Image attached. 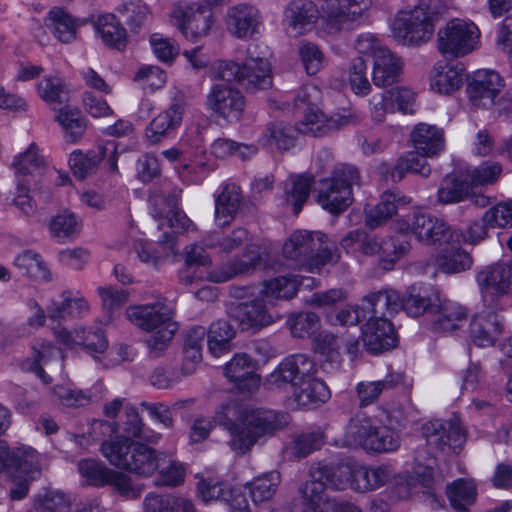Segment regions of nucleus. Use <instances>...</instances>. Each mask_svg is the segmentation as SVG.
Returning <instances> with one entry per match:
<instances>
[{
    "label": "nucleus",
    "mask_w": 512,
    "mask_h": 512,
    "mask_svg": "<svg viewBox=\"0 0 512 512\" xmlns=\"http://www.w3.org/2000/svg\"><path fill=\"white\" fill-rule=\"evenodd\" d=\"M462 84L463 68L459 65H439L431 73L430 87L439 94L449 95Z\"/></svg>",
    "instance_id": "obj_40"
},
{
    "label": "nucleus",
    "mask_w": 512,
    "mask_h": 512,
    "mask_svg": "<svg viewBox=\"0 0 512 512\" xmlns=\"http://www.w3.org/2000/svg\"><path fill=\"white\" fill-rule=\"evenodd\" d=\"M281 482L280 473L271 471L256 477L248 484L251 498L255 504L269 501L273 498Z\"/></svg>",
    "instance_id": "obj_57"
},
{
    "label": "nucleus",
    "mask_w": 512,
    "mask_h": 512,
    "mask_svg": "<svg viewBox=\"0 0 512 512\" xmlns=\"http://www.w3.org/2000/svg\"><path fill=\"white\" fill-rule=\"evenodd\" d=\"M408 228L418 241L428 245L459 242L460 238L446 222L431 214H415Z\"/></svg>",
    "instance_id": "obj_19"
},
{
    "label": "nucleus",
    "mask_w": 512,
    "mask_h": 512,
    "mask_svg": "<svg viewBox=\"0 0 512 512\" xmlns=\"http://www.w3.org/2000/svg\"><path fill=\"white\" fill-rule=\"evenodd\" d=\"M242 202L240 187L230 183L223 186L215 199V221L218 227L230 225Z\"/></svg>",
    "instance_id": "obj_36"
},
{
    "label": "nucleus",
    "mask_w": 512,
    "mask_h": 512,
    "mask_svg": "<svg viewBox=\"0 0 512 512\" xmlns=\"http://www.w3.org/2000/svg\"><path fill=\"white\" fill-rule=\"evenodd\" d=\"M403 381L401 373H389L383 380L362 381L356 385V395L361 407L368 406L379 398L380 394Z\"/></svg>",
    "instance_id": "obj_45"
},
{
    "label": "nucleus",
    "mask_w": 512,
    "mask_h": 512,
    "mask_svg": "<svg viewBox=\"0 0 512 512\" xmlns=\"http://www.w3.org/2000/svg\"><path fill=\"white\" fill-rule=\"evenodd\" d=\"M435 312L438 314L433 321V329L436 332H454L467 321V311L463 306L441 297Z\"/></svg>",
    "instance_id": "obj_37"
},
{
    "label": "nucleus",
    "mask_w": 512,
    "mask_h": 512,
    "mask_svg": "<svg viewBox=\"0 0 512 512\" xmlns=\"http://www.w3.org/2000/svg\"><path fill=\"white\" fill-rule=\"evenodd\" d=\"M413 471L397 474L393 465L383 463L375 466H358L353 490L366 492L379 489L394 481L395 493L400 499H408L418 493L431 495L434 491V461L422 464L420 455L415 459Z\"/></svg>",
    "instance_id": "obj_5"
},
{
    "label": "nucleus",
    "mask_w": 512,
    "mask_h": 512,
    "mask_svg": "<svg viewBox=\"0 0 512 512\" xmlns=\"http://www.w3.org/2000/svg\"><path fill=\"white\" fill-rule=\"evenodd\" d=\"M314 183L312 175H294L285 183V198L292 205L293 212L298 214L307 201L310 189Z\"/></svg>",
    "instance_id": "obj_50"
},
{
    "label": "nucleus",
    "mask_w": 512,
    "mask_h": 512,
    "mask_svg": "<svg viewBox=\"0 0 512 512\" xmlns=\"http://www.w3.org/2000/svg\"><path fill=\"white\" fill-rule=\"evenodd\" d=\"M60 338L67 347L83 346L98 353L104 352L108 347V341L100 328L96 330L82 328L73 333L63 331L60 333Z\"/></svg>",
    "instance_id": "obj_43"
},
{
    "label": "nucleus",
    "mask_w": 512,
    "mask_h": 512,
    "mask_svg": "<svg viewBox=\"0 0 512 512\" xmlns=\"http://www.w3.org/2000/svg\"><path fill=\"white\" fill-rule=\"evenodd\" d=\"M232 315L239 322L242 330H259L275 321L262 296L240 303L233 309Z\"/></svg>",
    "instance_id": "obj_30"
},
{
    "label": "nucleus",
    "mask_w": 512,
    "mask_h": 512,
    "mask_svg": "<svg viewBox=\"0 0 512 512\" xmlns=\"http://www.w3.org/2000/svg\"><path fill=\"white\" fill-rule=\"evenodd\" d=\"M56 121L64 130L67 141L76 142L86 129L85 118L77 108L65 105L58 109Z\"/></svg>",
    "instance_id": "obj_53"
},
{
    "label": "nucleus",
    "mask_w": 512,
    "mask_h": 512,
    "mask_svg": "<svg viewBox=\"0 0 512 512\" xmlns=\"http://www.w3.org/2000/svg\"><path fill=\"white\" fill-rule=\"evenodd\" d=\"M171 22L187 40L196 42L209 34L214 18L212 11L205 5L192 4L175 7Z\"/></svg>",
    "instance_id": "obj_17"
},
{
    "label": "nucleus",
    "mask_w": 512,
    "mask_h": 512,
    "mask_svg": "<svg viewBox=\"0 0 512 512\" xmlns=\"http://www.w3.org/2000/svg\"><path fill=\"white\" fill-rule=\"evenodd\" d=\"M299 130L284 122H273L267 126L262 141L267 145H274L280 150H289L294 147Z\"/></svg>",
    "instance_id": "obj_55"
},
{
    "label": "nucleus",
    "mask_w": 512,
    "mask_h": 512,
    "mask_svg": "<svg viewBox=\"0 0 512 512\" xmlns=\"http://www.w3.org/2000/svg\"><path fill=\"white\" fill-rule=\"evenodd\" d=\"M372 0H320L319 8L311 0H293L283 11L282 24L291 37L311 31L319 17L330 34L350 30L369 10Z\"/></svg>",
    "instance_id": "obj_1"
},
{
    "label": "nucleus",
    "mask_w": 512,
    "mask_h": 512,
    "mask_svg": "<svg viewBox=\"0 0 512 512\" xmlns=\"http://www.w3.org/2000/svg\"><path fill=\"white\" fill-rule=\"evenodd\" d=\"M176 197L177 195H174L173 198L168 197L165 190H162L161 193L155 192L150 196L149 202L152 208V215L155 219L162 220L159 223V228L163 227L165 222L176 233L194 230L195 225L184 212L172 210Z\"/></svg>",
    "instance_id": "obj_22"
},
{
    "label": "nucleus",
    "mask_w": 512,
    "mask_h": 512,
    "mask_svg": "<svg viewBox=\"0 0 512 512\" xmlns=\"http://www.w3.org/2000/svg\"><path fill=\"white\" fill-rule=\"evenodd\" d=\"M177 329L178 326L173 321L155 328L153 334L146 340L149 353L153 357H160L169 347Z\"/></svg>",
    "instance_id": "obj_63"
},
{
    "label": "nucleus",
    "mask_w": 512,
    "mask_h": 512,
    "mask_svg": "<svg viewBox=\"0 0 512 512\" xmlns=\"http://www.w3.org/2000/svg\"><path fill=\"white\" fill-rule=\"evenodd\" d=\"M72 503L71 495L50 490L35 502L34 508L36 512H70Z\"/></svg>",
    "instance_id": "obj_62"
},
{
    "label": "nucleus",
    "mask_w": 512,
    "mask_h": 512,
    "mask_svg": "<svg viewBox=\"0 0 512 512\" xmlns=\"http://www.w3.org/2000/svg\"><path fill=\"white\" fill-rule=\"evenodd\" d=\"M327 237L322 232L298 230L284 242L282 255L294 270L320 273L326 265L339 261L338 250L323 247Z\"/></svg>",
    "instance_id": "obj_7"
},
{
    "label": "nucleus",
    "mask_w": 512,
    "mask_h": 512,
    "mask_svg": "<svg viewBox=\"0 0 512 512\" xmlns=\"http://www.w3.org/2000/svg\"><path fill=\"white\" fill-rule=\"evenodd\" d=\"M256 362L246 353H237L225 365V376L245 392H253L260 385V377L255 373Z\"/></svg>",
    "instance_id": "obj_27"
},
{
    "label": "nucleus",
    "mask_w": 512,
    "mask_h": 512,
    "mask_svg": "<svg viewBox=\"0 0 512 512\" xmlns=\"http://www.w3.org/2000/svg\"><path fill=\"white\" fill-rule=\"evenodd\" d=\"M435 23L425 13L424 7L400 11L392 24L394 37L404 45H420L430 40Z\"/></svg>",
    "instance_id": "obj_14"
},
{
    "label": "nucleus",
    "mask_w": 512,
    "mask_h": 512,
    "mask_svg": "<svg viewBox=\"0 0 512 512\" xmlns=\"http://www.w3.org/2000/svg\"><path fill=\"white\" fill-rule=\"evenodd\" d=\"M391 112L397 110L405 115H413L417 111L416 93L410 88L398 86L386 90Z\"/></svg>",
    "instance_id": "obj_61"
},
{
    "label": "nucleus",
    "mask_w": 512,
    "mask_h": 512,
    "mask_svg": "<svg viewBox=\"0 0 512 512\" xmlns=\"http://www.w3.org/2000/svg\"><path fill=\"white\" fill-rule=\"evenodd\" d=\"M477 283L485 299L504 295L512 284V266L503 262L487 266L477 274Z\"/></svg>",
    "instance_id": "obj_28"
},
{
    "label": "nucleus",
    "mask_w": 512,
    "mask_h": 512,
    "mask_svg": "<svg viewBox=\"0 0 512 512\" xmlns=\"http://www.w3.org/2000/svg\"><path fill=\"white\" fill-rule=\"evenodd\" d=\"M14 265L26 276L42 281L51 279L50 272L41 256L33 250H25L18 254Z\"/></svg>",
    "instance_id": "obj_54"
},
{
    "label": "nucleus",
    "mask_w": 512,
    "mask_h": 512,
    "mask_svg": "<svg viewBox=\"0 0 512 512\" xmlns=\"http://www.w3.org/2000/svg\"><path fill=\"white\" fill-rule=\"evenodd\" d=\"M428 156H424L421 152L415 151L407 152L405 155L398 158L395 165L391 168L390 175L394 182L401 181L407 173L419 174L423 177H428L431 173V168L426 160Z\"/></svg>",
    "instance_id": "obj_42"
},
{
    "label": "nucleus",
    "mask_w": 512,
    "mask_h": 512,
    "mask_svg": "<svg viewBox=\"0 0 512 512\" xmlns=\"http://www.w3.org/2000/svg\"><path fill=\"white\" fill-rule=\"evenodd\" d=\"M467 198H470L476 207L484 208L490 204L489 197L474 192L471 185L456 174H449L442 180L438 189V201L441 204H453Z\"/></svg>",
    "instance_id": "obj_26"
},
{
    "label": "nucleus",
    "mask_w": 512,
    "mask_h": 512,
    "mask_svg": "<svg viewBox=\"0 0 512 512\" xmlns=\"http://www.w3.org/2000/svg\"><path fill=\"white\" fill-rule=\"evenodd\" d=\"M446 494L455 510L468 511L467 507L474 503L477 496L476 484L471 479H457L447 485Z\"/></svg>",
    "instance_id": "obj_49"
},
{
    "label": "nucleus",
    "mask_w": 512,
    "mask_h": 512,
    "mask_svg": "<svg viewBox=\"0 0 512 512\" xmlns=\"http://www.w3.org/2000/svg\"><path fill=\"white\" fill-rule=\"evenodd\" d=\"M234 328L225 320L213 322L207 332V345L210 353L220 357L231 351V341L235 337Z\"/></svg>",
    "instance_id": "obj_46"
},
{
    "label": "nucleus",
    "mask_w": 512,
    "mask_h": 512,
    "mask_svg": "<svg viewBox=\"0 0 512 512\" xmlns=\"http://www.w3.org/2000/svg\"><path fill=\"white\" fill-rule=\"evenodd\" d=\"M358 466L350 460L338 463H317L310 469V479L299 487L301 512H362L350 502H337L326 494V487L353 489ZM291 512H296L292 510Z\"/></svg>",
    "instance_id": "obj_3"
},
{
    "label": "nucleus",
    "mask_w": 512,
    "mask_h": 512,
    "mask_svg": "<svg viewBox=\"0 0 512 512\" xmlns=\"http://www.w3.org/2000/svg\"><path fill=\"white\" fill-rule=\"evenodd\" d=\"M197 491L204 502H225L231 498L232 486L216 477H202L197 484Z\"/></svg>",
    "instance_id": "obj_59"
},
{
    "label": "nucleus",
    "mask_w": 512,
    "mask_h": 512,
    "mask_svg": "<svg viewBox=\"0 0 512 512\" xmlns=\"http://www.w3.org/2000/svg\"><path fill=\"white\" fill-rule=\"evenodd\" d=\"M404 426L405 418L400 411L383 410L374 416L358 413L350 420L341 446L361 447L373 453L394 452L400 447L399 430Z\"/></svg>",
    "instance_id": "obj_6"
},
{
    "label": "nucleus",
    "mask_w": 512,
    "mask_h": 512,
    "mask_svg": "<svg viewBox=\"0 0 512 512\" xmlns=\"http://www.w3.org/2000/svg\"><path fill=\"white\" fill-rule=\"evenodd\" d=\"M33 351V360L27 361L25 368L33 371L45 383H49L51 379L49 376L45 375L42 365H46L53 358L59 357L61 351L45 340H36L33 345Z\"/></svg>",
    "instance_id": "obj_56"
},
{
    "label": "nucleus",
    "mask_w": 512,
    "mask_h": 512,
    "mask_svg": "<svg viewBox=\"0 0 512 512\" xmlns=\"http://www.w3.org/2000/svg\"><path fill=\"white\" fill-rule=\"evenodd\" d=\"M101 451L112 465L143 477L153 475L166 461L165 452L135 442L128 436L104 442Z\"/></svg>",
    "instance_id": "obj_8"
},
{
    "label": "nucleus",
    "mask_w": 512,
    "mask_h": 512,
    "mask_svg": "<svg viewBox=\"0 0 512 512\" xmlns=\"http://www.w3.org/2000/svg\"><path fill=\"white\" fill-rule=\"evenodd\" d=\"M15 466L12 469L31 478L38 474L45 465L44 456L40 455L31 447H19L15 449Z\"/></svg>",
    "instance_id": "obj_60"
},
{
    "label": "nucleus",
    "mask_w": 512,
    "mask_h": 512,
    "mask_svg": "<svg viewBox=\"0 0 512 512\" xmlns=\"http://www.w3.org/2000/svg\"><path fill=\"white\" fill-rule=\"evenodd\" d=\"M143 512H197L193 503L170 494L149 493L143 501Z\"/></svg>",
    "instance_id": "obj_41"
},
{
    "label": "nucleus",
    "mask_w": 512,
    "mask_h": 512,
    "mask_svg": "<svg viewBox=\"0 0 512 512\" xmlns=\"http://www.w3.org/2000/svg\"><path fill=\"white\" fill-rule=\"evenodd\" d=\"M16 179H30L41 173L45 167V160L38 154V148L35 143L29 145L27 150L17 155L14 159Z\"/></svg>",
    "instance_id": "obj_48"
},
{
    "label": "nucleus",
    "mask_w": 512,
    "mask_h": 512,
    "mask_svg": "<svg viewBox=\"0 0 512 512\" xmlns=\"http://www.w3.org/2000/svg\"><path fill=\"white\" fill-rule=\"evenodd\" d=\"M421 433L431 455L437 452L457 453L466 440L465 432L457 418L427 421L422 425Z\"/></svg>",
    "instance_id": "obj_15"
},
{
    "label": "nucleus",
    "mask_w": 512,
    "mask_h": 512,
    "mask_svg": "<svg viewBox=\"0 0 512 512\" xmlns=\"http://www.w3.org/2000/svg\"><path fill=\"white\" fill-rule=\"evenodd\" d=\"M184 111V103L177 101L159 113L146 128L145 136L147 142L152 145L158 144L168 134L180 127Z\"/></svg>",
    "instance_id": "obj_29"
},
{
    "label": "nucleus",
    "mask_w": 512,
    "mask_h": 512,
    "mask_svg": "<svg viewBox=\"0 0 512 512\" xmlns=\"http://www.w3.org/2000/svg\"><path fill=\"white\" fill-rule=\"evenodd\" d=\"M409 250V244L394 237H379L363 230L359 252L365 256L376 257L379 265L391 270L395 263Z\"/></svg>",
    "instance_id": "obj_18"
},
{
    "label": "nucleus",
    "mask_w": 512,
    "mask_h": 512,
    "mask_svg": "<svg viewBox=\"0 0 512 512\" xmlns=\"http://www.w3.org/2000/svg\"><path fill=\"white\" fill-rule=\"evenodd\" d=\"M39 97L54 110L69 100V91L64 81L58 77H45L37 84Z\"/></svg>",
    "instance_id": "obj_51"
},
{
    "label": "nucleus",
    "mask_w": 512,
    "mask_h": 512,
    "mask_svg": "<svg viewBox=\"0 0 512 512\" xmlns=\"http://www.w3.org/2000/svg\"><path fill=\"white\" fill-rule=\"evenodd\" d=\"M165 464L161 465L155 479L156 486L175 487L184 482L186 471L182 463L172 459L166 454Z\"/></svg>",
    "instance_id": "obj_64"
},
{
    "label": "nucleus",
    "mask_w": 512,
    "mask_h": 512,
    "mask_svg": "<svg viewBox=\"0 0 512 512\" xmlns=\"http://www.w3.org/2000/svg\"><path fill=\"white\" fill-rule=\"evenodd\" d=\"M84 22L73 17L61 8H53L49 11L46 25L53 36L61 43H71L76 39L77 30Z\"/></svg>",
    "instance_id": "obj_38"
},
{
    "label": "nucleus",
    "mask_w": 512,
    "mask_h": 512,
    "mask_svg": "<svg viewBox=\"0 0 512 512\" xmlns=\"http://www.w3.org/2000/svg\"><path fill=\"white\" fill-rule=\"evenodd\" d=\"M382 53L373 61L372 70L373 84L379 88L397 83L403 69V62L399 56L389 49Z\"/></svg>",
    "instance_id": "obj_35"
},
{
    "label": "nucleus",
    "mask_w": 512,
    "mask_h": 512,
    "mask_svg": "<svg viewBox=\"0 0 512 512\" xmlns=\"http://www.w3.org/2000/svg\"><path fill=\"white\" fill-rule=\"evenodd\" d=\"M503 329L502 318L489 310L476 314L470 322V337L475 345L488 347L494 344Z\"/></svg>",
    "instance_id": "obj_31"
},
{
    "label": "nucleus",
    "mask_w": 512,
    "mask_h": 512,
    "mask_svg": "<svg viewBox=\"0 0 512 512\" xmlns=\"http://www.w3.org/2000/svg\"><path fill=\"white\" fill-rule=\"evenodd\" d=\"M297 290L298 278L291 274L265 280L260 295L264 299L289 300L295 296Z\"/></svg>",
    "instance_id": "obj_52"
},
{
    "label": "nucleus",
    "mask_w": 512,
    "mask_h": 512,
    "mask_svg": "<svg viewBox=\"0 0 512 512\" xmlns=\"http://www.w3.org/2000/svg\"><path fill=\"white\" fill-rule=\"evenodd\" d=\"M373 292L364 297V304L369 308V318L362 327L363 344L373 354L383 352L395 346L396 338L392 323L388 317L394 316L388 311L378 312L374 305Z\"/></svg>",
    "instance_id": "obj_13"
},
{
    "label": "nucleus",
    "mask_w": 512,
    "mask_h": 512,
    "mask_svg": "<svg viewBox=\"0 0 512 512\" xmlns=\"http://www.w3.org/2000/svg\"><path fill=\"white\" fill-rule=\"evenodd\" d=\"M372 299L380 313L386 310L395 315L404 310L411 317H419L425 313H435L440 292L433 286L412 285L404 296H400L396 290L384 289L373 292Z\"/></svg>",
    "instance_id": "obj_10"
},
{
    "label": "nucleus",
    "mask_w": 512,
    "mask_h": 512,
    "mask_svg": "<svg viewBox=\"0 0 512 512\" xmlns=\"http://www.w3.org/2000/svg\"><path fill=\"white\" fill-rule=\"evenodd\" d=\"M228 31L239 39L253 37L261 25L259 10L253 5L242 3L228 8L226 14Z\"/></svg>",
    "instance_id": "obj_25"
},
{
    "label": "nucleus",
    "mask_w": 512,
    "mask_h": 512,
    "mask_svg": "<svg viewBox=\"0 0 512 512\" xmlns=\"http://www.w3.org/2000/svg\"><path fill=\"white\" fill-rule=\"evenodd\" d=\"M258 45H250L242 64L232 60H218L213 64L215 79L235 81L250 92L265 90L272 86L271 64L264 54L258 52Z\"/></svg>",
    "instance_id": "obj_9"
},
{
    "label": "nucleus",
    "mask_w": 512,
    "mask_h": 512,
    "mask_svg": "<svg viewBox=\"0 0 512 512\" xmlns=\"http://www.w3.org/2000/svg\"><path fill=\"white\" fill-rule=\"evenodd\" d=\"M94 27L102 41L120 50L125 46L126 30L113 14H102L94 21Z\"/></svg>",
    "instance_id": "obj_44"
},
{
    "label": "nucleus",
    "mask_w": 512,
    "mask_h": 512,
    "mask_svg": "<svg viewBox=\"0 0 512 512\" xmlns=\"http://www.w3.org/2000/svg\"><path fill=\"white\" fill-rule=\"evenodd\" d=\"M435 265L439 271L446 274L460 273L471 267L472 258L464 250L451 245L439 252Z\"/></svg>",
    "instance_id": "obj_47"
},
{
    "label": "nucleus",
    "mask_w": 512,
    "mask_h": 512,
    "mask_svg": "<svg viewBox=\"0 0 512 512\" xmlns=\"http://www.w3.org/2000/svg\"><path fill=\"white\" fill-rule=\"evenodd\" d=\"M315 361L305 354H294L284 358L267 378L272 389H291L297 405L311 409L330 398L326 384L316 377Z\"/></svg>",
    "instance_id": "obj_4"
},
{
    "label": "nucleus",
    "mask_w": 512,
    "mask_h": 512,
    "mask_svg": "<svg viewBox=\"0 0 512 512\" xmlns=\"http://www.w3.org/2000/svg\"><path fill=\"white\" fill-rule=\"evenodd\" d=\"M262 261L263 256L259 246L248 244L241 257L211 269L207 278L210 282L224 283L235 277L250 274L261 265Z\"/></svg>",
    "instance_id": "obj_20"
},
{
    "label": "nucleus",
    "mask_w": 512,
    "mask_h": 512,
    "mask_svg": "<svg viewBox=\"0 0 512 512\" xmlns=\"http://www.w3.org/2000/svg\"><path fill=\"white\" fill-rule=\"evenodd\" d=\"M410 203V198L400 193L387 191L381 195L379 202L369 210L365 218V225L376 229L385 224L397 212Z\"/></svg>",
    "instance_id": "obj_32"
},
{
    "label": "nucleus",
    "mask_w": 512,
    "mask_h": 512,
    "mask_svg": "<svg viewBox=\"0 0 512 512\" xmlns=\"http://www.w3.org/2000/svg\"><path fill=\"white\" fill-rule=\"evenodd\" d=\"M61 303H53L48 307V317L59 321L66 318H82L90 311L88 301L79 293L73 294L71 290L63 291Z\"/></svg>",
    "instance_id": "obj_39"
},
{
    "label": "nucleus",
    "mask_w": 512,
    "mask_h": 512,
    "mask_svg": "<svg viewBox=\"0 0 512 512\" xmlns=\"http://www.w3.org/2000/svg\"><path fill=\"white\" fill-rule=\"evenodd\" d=\"M480 30L472 21L454 18L437 33V47L445 59L464 57L479 47Z\"/></svg>",
    "instance_id": "obj_12"
},
{
    "label": "nucleus",
    "mask_w": 512,
    "mask_h": 512,
    "mask_svg": "<svg viewBox=\"0 0 512 512\" xmlns=\"http://www.w3.org/2000/svg\"><path fill=\"white\" fill-rule=\"evenodd\" d=\"M360 172L354 165L340 163L334 166L331 176L319 181L317 202L331 214H340L353 202L352 190L360 185Z\"/></svg>",
    "instance_id": "obj_11"
},
{
    "label": "nucleus",
    "mask_w": 512,
    "mask_h": 512,
    "mask_svg": "<svg viewBox=\"0 0 512 512\" xmlns=\"http://www.w3.org/2000/svg\"><path fill=\"white\" fill-rule=\"evenodd\" d=\"M413 147L424 156H438L445 148L444 133L435 125L417 124L410 133Z\"/></svg>",
    "instance_id": "obj_33"
},
{
    "label": "nucleus",
    "mask_w": 512,
    "mask_h": 512,
    "mask_svg": "<svg viewBox=\"0 0 512 512\" xmlns=\"http://www.w3.org/2000/svg\"><path fill=\"white\" fill-rule=\"evenodd\" d=\"M215 419L228 431V445L238 455L246 454L259 439L274 435L289 422L286 413L246 407L236 400L221 404Z\"/></svg>",
    "instance_id": "obj_2"
},
{
    "label": "nucleus",
    "mask_w": 512,
    "mask_h": 512,
    "mask_svg": "<svg viewBox=\"0 0 512 512\" xmlns=\"http://www.w3.org/2000/svg\"><path fill=\"white\" fill-rule=\"evenodd\" d=\"M117 145L115 141H107L98 147V151H88L84 153L75 150L69 158V166L73 175L78 179H85L89 175L95 173L99 163L107 159L112 170L117 169Z\"/></svg>",
    "instance_id": "obj_21"
},
{
    "label": "nucleus",
    "mask_w": 512,
    "mask_h": 512,
    "mask_svg": "<svg viewBox=\"0 0 512 512\" xmlns=\"http://www.w3.org/2000/svg\"><path fill=\"white\" fill-rule=\"evenodd\" d=\"M205 108L213 116L233 123L239 121L242 117L245 98L232 85L216 83L211 86L205 96Z\"/></svg>",
    "instance_id": "obj_16"
},
{
    "label": "nucleus",
    "mask_w": 512,
    "mask_h": 512,
    "mask_svg": "<svg viewBox=\"0 0 512 512\" xmlns=\"http://www.w3.org/2000/svg\"><path fill=\"white\" fill-rule=\"evenodd\" d=\"M311 109L303 113V119L298 126L300 133L316 137L324 136L348 123L346 116L328 117L318 107H312Z\"/></svg>",
    "instance_id": "obj_34"
},
{
    "label": "nucleus",
    "mask_w": 512,
    "mask_h": 512,
    "mask_svg": "<svg viewBox=\"0 0 512 512\" xmlns=\"http://www.w3.org/2000/svg\"><path fill=\"white\" fill-rule=\"evenodd\" d=\"M503 88L504 80L497 72L481 70L475 73L467 92L475 106L487 108L496 104L495 98Z\"/></svg>",
    "instance_id": "obj_23"
},
{
    "label": "nucleus",
    "mask_w": 512,
    "mask_h": 512,
    "mask_svg": "<svg viewBox=\"0 0 512 512\" xmlns=\"http://www.w3.org/2000/svg\"><path fill=\"white\" fill-rule=\"evenodd\" d=\"M249 237V232L243 227L235 228L230 234L221 236L212 233L204 240L207 248H219L224 253H231L239 249Z\"/></svg>",
    "instance_id": "obj_58"
},
{
    "label": "nucleus",
    "mask_w": 512,
    "mask_h": 512,
    "mask_svg": "<svg viewBox=\"0 0 512 512\" xmlns=\"http://www.w3.org/2000/svg\"><path fill=\"white\" fill-rule=\"evenodd\" d=\"M126 316L140 329L153 331L160 325L171 322L173 311L164 301L157 300L154 303L129 306Z\"/></svg>",
    "instance_id": "obj_24"
}]
</instances>
